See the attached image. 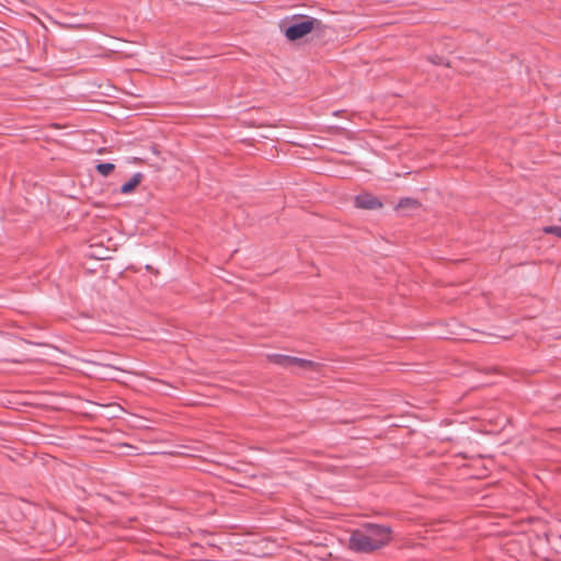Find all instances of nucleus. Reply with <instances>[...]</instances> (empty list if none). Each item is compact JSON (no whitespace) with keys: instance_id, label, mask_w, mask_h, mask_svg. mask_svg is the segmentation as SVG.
I'll return each mask as SVG.
<instances>
[{"instance_id":"nucleus-6","label":"nucleus","mask_w":561,"mask_h":561,"mask_svg":"<svg viewBox=\"0 0 561 561\" xmlns=\"http://www.w3.org/2000/svg\"><path fill=\"white\" fill-rule=\"evenodd\" d=\"M421 206L420 202L414 198L405 197L401 198L397 205V209H409L414 210Z\"/></svg>"},{"instance_id":"nucleus-1","label":"nucleus","mask_w":561,"mask_h":561,"mask_svg":"<svg viewBox=\"0 0 561 561\" xmlns=\"http://www.w3.org/2000/svg\"><path fill=\"white\" fill-rule=\"evenodd\" d=\"M392 538V529L386 525L366 523L352 531L348 548L358 553H371L387 546Z\"/></svg>"},{"instance_id":"nucleus-10","label":"nucleus","mask_w":561,"mask_h":561,"mask_svg":"<svg viewBox=\"0 0 561 561\" xmlns=\"http://www.w3.org/2000/svg\"><path fill=\"white\" fill-rule=\"evenodd\" d=\"M440 60H442V58H438V57H437V59H434V58H433V59H432V62H434V64H440Z\"/></svg>"},{"instance_id":"nucleus-3","label":"nucleus","mask_w":561,"mask_h":561,"mask_svg":"<svg viewBox=\"0 0 561 561\" xmlns=\"http://www.w3.org/2000/svg\"><path fill=\"white\" fill-rule=\"evenodd\" d=\"M354 204L362 209H378L382 207V203L369 193H363L355 197Z\"/></svg>"},{"instance_id":"nucleus-2","label":"nucleus","mask_w":561,"mask_h":561,"mask_svg":"<svg viewBox=\"0 0 561 561\" xmlns=\"http://www.w3.org/2000/svg\"><path fill=\"white\" fill-rule=\"evenodd\" d=\"M280 27L284 28V34L290 42L298 41L313 32L323 35L328 28L321 20L307 15L294 16L290 24L286 26L283 23Z\"/></svg>"},{"instance_id":"nucleus-7","label":"nucleus","mask_w":561,"mask_h":561,"mask_svg":"<svg viewBox=\"0 0 561 561\" xmlns=\"http://www.w3.org/2000/svg\"><path fill=\"white\" fill-rule=\"evenodd\" d=\"M267 358L276 365H279L285 368H289L290 356H288V355L272 354V355H268Z\"/></svg>"},{"instance_id":"nucleus-8","label":"nucleus","mask_w":561,"mask_h":561,"mask_svg":"<svg viewBox=\"0 0 561 561\" xmlns=\"http://www.w3.org/2000/svg\"><path fill=\"white\" fill-rule=\"evenodd\" d=\"M95 169L101 175L107 176L114 171L115 165L113 163H108V162L99 163V164H96Z\"/></svg>"},{"instance_id":"nucleus-4","label":"nucleus","mask_w":561,"mask_h":561,"mask_svg":"<svg viewBox=\"0 0 561 561\" xmlns=\"http://www.w3.org/2000/svg\"><path fill=\"white\" fill-rule=\"evenodd\" d=\"M297 367L304 370H317L319 364L316 362L290 356L289 368Z\"/></svg>"},{"instance_id":"nucleus-9","label":"nucleus","mask_w":561,"mask_h":561,"mask_svg":"<svg viewBox=\"0 0 561 561\" xmlns=\"http://www.w3.org/2000/svg\"><path fill=\"white\" fill-rule=\"evenodd\" d=\"M542 231L547 234H553L561 239V226H546Z\"/></svg>"},{"instance_id":"nucleus-5","label":"nucleus","mask_w":561,"mask_h":561,"mask_svg":"<svg viewBox=\"0 0 561 561\" xmlns=\"http://www.w3.org/2000/svg\"><path fill=\"white\" fill-rule=\"evenodd\" d=\"M144 179V174L140 173V172H137L135 173L129 181H127L126 183H124L122 186H121V193L122 194H129L131 193L142 181Z\"/></svg>"}]
</instances>
